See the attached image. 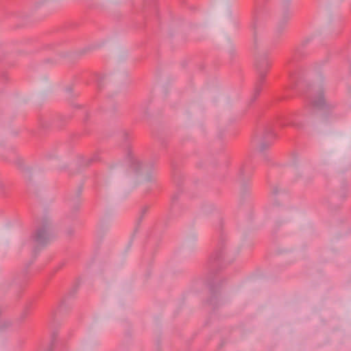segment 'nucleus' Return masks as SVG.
I'll return each instance as SVG.
<instances>
[{
  "instance_id": "nucleus-1",
  "label": "nucleus",
  "mask_w": 351,
  "mask_h": 351,
  "mask_svg": "<svg viewBox=\"0 0 351 351\" xmlns=\"http://www.w3.org/2000/svg\"><path fill=\"white\" fill-rule=\"evenodd\" d=\"M49 228L47 225H43L39 228L35 234V240L39 244L44 243L47 239H49Z\"/></svg>"
},
{
  "instance_id": "nucleus-2",
  "label": "nucleus",
  "mask_w": 351,
  "mask_h": 351,
  "mask_svg": "<svg viewBox=\"0 0 351 351\" xmlns=\"http://www.w3.org/2000/svg\"><path fill=\"white\" fill-rule=\"evenodd\" d=\"M312 104L313 105L315 106V107H317V108H319V107H322L324 104V97L322 94H320L319 96H318V99L317 100L316 99H314L313 101H312Z\"/></svg>"
},
{
  "instance_id": "nucleus-3",
  "label": "nucleus",
  "mask_w": 351,
  "mask_h": 351,
  "mask_svg": "<svg viewBox=\"0 0 351 351\" xmlns=\"http://www.w3.org/2000/svg\"><path fill=\"white\" fill-rule=\"evenodd\" d=\"M271 144V141H269L266 143H261L258 146V149L260 151H264L265 149H267Z\"/></svg>"
},
{
  "instance_id": "nucleus-4",
  "label": "nucleus",
  "mask_w": 351,
  "mask_h": 351,
  "mask_svg": "<svg viewBox=\"0 0 351 351\" xmlns=\"http://www.w3.org/2000/svg\"><path fill=\"white\" fill-rule=\"evenodd\" d=\"M255 91H256V95H258V94L259 93V92H260V88H258V87H257V88H256Z\"/></svg>"
},
{
  "instance_id": "nucleus-5",
  "label": "nucleus",
  "mask_w": 351,
  "mask_h": 351,
  "mask_svg": "<svg viewBox=\"0 0 351 351\" xmlns=\"http://www.w3.org/2000/svg\"><path fill=\"white\" fill-rule=\"evenodd\" d=\"M269 135H270L271 137H273V136H274V134H273V133H272L271 132H269Z\"/></svg>"
}]
</instances>
